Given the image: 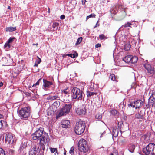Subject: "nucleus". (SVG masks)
<instances>
[{
	"label": "nucleus",
	"mask_w": 155,
	"mask_h": 155,
	"mask_svg": "<svg viewBox=\"0 0 155 155\" xmlns=\"http://www.w3.org/2000/svg\"><path fill=\"white\" fill-rule=\"evenodd\" d=\"M132 25V24L130 22H128L127 24L123 25L121 26L122 28H126L127 27H130V26Z\"/></svg>",
	"instance_id": "27"
},
{
	"label": "nucleus",
	"mask_w": 155,
	"mask_h": 155,
	"mask_svg": "<svg viewBox=\"0 0 155 155\" xmlns=\"http://www.w3.org/2000/svg\"><path fill=\"white\" fill-rule=\"evenodd\" d=\"M3 117V115L1 114H0V118H2Z\"/></svg>",
	"instance_id": "52"
},
{
	"label": "nucleus",
	"mask_w": 155,
	"mask_h": 155,
	"mask_svg": "<svg viewBox=\"0 0 155 155\" xmlns=\"http://www.w3.org/2000/svg\"><path fill=\"white\" fill-rule=\"evenodd\" d=\"M131 55L127 56L123 58V61L127 63H130L131 61Z\"/></svg>",
	"instance_id": "18"
},
{
	"label": "nucleus",
	"mask_w": 155,
	"mask_h": 155,
	"mask_svg": "<svg viewBox=\"0 0 155 155\" xmlns=\"http://www.w3.org/2000/svg\"><path fill=\"white\" fill-rule=\"evenodd\" d=\"M131 45L129 42L127 43L124 45V48L126 50L128 51L130 49Z\"/></svg>",
	"instance_id": "26"
},
{
	"label": "nucleus",
	"mask_w": 155,
	"mask_h": 155,
	"mask_svg": "<svg viewBox=\"0 0 155 155\" xmlns=\"http://www.w3.org/2000/svg\"><path fill=\"white\" fill-rule=\"evenodd\" d=\"M68 91H67V89H64L62 91V94H64L65 95H67L68 94Z\"/></svg>",
	"instance_id": "41"
},
{
	"label": "nucleus",
	"mask_w": 155,
	"mask_h": 155,
	"mask_svg": "<svg viewBox=\"0 0 155 155\" xmlns=\"http://www.w3.org/2000/svg\"><path fill=\"white\" fill-rule=\"evenodd\" d=\"M149 104L150 106H153L155 104V91L153 92L151 95L150 97Z\"/></svg>",
	"instance_id": "14"
},
{
	"label": "nucleus",
	"mask_w": 155,
	"mask_h": 155,
	"mask_svg": "<svg viewBox=\"0 0 155 155\" xmlns=\"http://www.w3.org/2000/svg\"><path fill=\"white\" fill-rule=\"evenodd\" d=\"M128 150L131 153H133L135 149V145L134 144L130 143L127 146Z\"/></svg>",
	"instance_id": "17"
},
{
	"label": "nucleus",
	"mask_w": 155,
	"mask_h": 155,
	"mask_svg": "<svg viewBox=\"0 0 155 155\" xmlns=\"http://www.w3.org/2000/svg\"><path fill=\"white\" fill-rule=\"evenodd\" d=\"M0 155H5L4 151L2 148H0Z\"/></svg>",
	"instance_id": "39"
},
{
	"label": "nucleus",
	"mask_w": 155,
	"mask_h": 155,
	"mask_svg": "<svg viewBox=\"0 0 155 155\" xmlns=\"http://www.w3.org/2000/svg\"><path fill=\"white\" fill-rule=\"evenodd\" d=\"M74 149L73 147H72L71 148L69 153L71 155H74Z\"/></svg>",
	"instance_id": "36"
},
{
	"label": "nucleus",
	"mask_w": 155,
	"mask_h": 155,
	"mask_svg": "<svg viewBox=\"0 0 155 155\" xmlns=\"http://www.w3.org/2000/svg\"><path fill=\"white\" fill-rule=\"evenodd\" d=\"M150 136H151V135L150 133H147L146 135L145 138L147 139V140H150Z\"/></svg>",
	"instance_id": "38"
},
{
	"label": "nucleus",
	"mask_w": 155,
	"mask_h": 155,
	"mask_svg": "<svg viewBox=\"0 0 155 155\" xmlns=\"http://www.w3.org/2000/svg\"><path fill=\"white\" fill-rule=\"evenodd\" d=\"M143 65L145 68L147 70L148 73L152 74L154 73V68L151 67L150 65L147 63L144 64Z\"/></svg>",
	"instance_id": "13"
},
{
	"label": "nucleus",
	"mask_w": 155,
	"mask_h": 155,
	"mask_svg": "<svg viewBox=\"0 0 155 155\" xmlns=\"http://www.w3.org/2000/svg\"><path fill=\"white\" fill-rule=\"evenodd\" d=\"M11 47L10 43H8L7 41L6 42L4 45V48L6 50H8Z\"/></svg>",
	"instance_id": "25"
},
{
	"label": "nucleus",
	"mask_w": 155,
	"mask_h": 155,
	"mask_svg": "<svg viewBox=\"0 0 155 155\" xmlns=\"http://www.w3.org/2000/svg\"><path fill=\"white\" fill-rule=\"evenodd\" d=\"M82 4L83 5H85V3L86 2V0H81Z\"/></svg>",
	"instance_id": "47"
},
{
	"label": "nucleus",
	"mask_w": 155,
	"mask_h": 155,
	"mask_svg": "<svg viewBox=\"0 0 155 155\" xmlns=\"http://www.w3.org/2000/svg\"><path fill=\"white\" fill-rule=\"evenodd\" d=\"M96 15L94 13H92L90 15L87 16L86 18V20H88L89 18H95V17Z\"/></svg>",
	"instance_id": "31"
},
{
	"label": "nucleus",
	"mask_w": 155,
	"mask_h": 155,
	"mask_svg": "<svg viewBox=\"0 0 155 155\" xmlns=\"http://www.w3.org/2000/svg\"><path fill=\"white\" fill-rule=\"evenodd\" d=\"M87 96H91L92 95L96 94V93L93 92H90L89 91H87Z\"/></svg>",
	"instance_id": "30"
},
{
	"label": "nucleus",
	"mask_w": 155,
	"mask_h": 155,
	"mask_svg": "<svg viewBox=\"0 0 155 155\" xmlns=\"http://www.w3.org/2000/svg\"><path fill=\"white\" fill-rule=\"evenodd\" d=\"M72 105L71 104H66L61 108L59 112L57 114L56 119H58L60 117L66 115L70 111L72 108Z\"/></svg>",
	"instance_id": "3"
},
{
	"label": "nucleus",
	"mask_w": 155,
	"mask_h": 155,
	"mask_svg": "<svg viewBox=\"0 0 155 155\" xmlns=\"http://www.w3.org/2000/svg\"><path fill=\"white\" fill-rule=\"evenodd\" d=\"M16 140L15 137L12 134L8 133L6 134L5 136V142L9 144H14L15 143Z\"/></svg>",
	"instance_id": "9"
},
{
	"label": "nucleus",
	"mask_w": 155,
	"mask_h": 155,
	"mask_svg": "<svg viewBox=\"0 0 155 155\" xmlns=\"http://www.w3.org/2000/svg\"><path fill=\"white\" fill-rule=\"evenodd\" d=\"M76 112L79 115H84L86 112V110L84 107H82L77 109Z\"/></svg>",
	"instance_id": "15"
},
{
	"label": "nucleus",
	"mask_w": 155,
	"mask_h": 155,
	"mask_svg": "<svg viewBox=\"0 0 155 155\" xmlns=\"http://www.w3.org/2000/svg\"><path fill=\"white\" fill-rule=\"evenodd\" d=\"M82 39V37H80L79 38L77 41L76 43L75 44V45H78L81 42Z\"/></svg>",
	"instance_id": "32"
},
{
	"label": "nucleus",
	"mask_w": 155,
	"mask_h": 155,
	"mask_svg": "<svg viewBox=\"0 0 155 155\" xmlns=\"http://www.w3.org/2000/svg\"><path fill=\"white\" fill-rule=\"evenodd\" d=\"M26 146V145L25 146V147H25Z\"/></svg>",
	"instance_id": "55"
},
{
	"label": "nucleus",
	"mask_w": 155,
	"mask_h": 155,
	"mask_svg": "<svg viewBox=\"0 0 155 155\" xmlns=\"http://www.w3.org/2000/svg\"><path fill=\"white\" fill-rule=\"evenodd\" d=\"M72 97L73 99L81 100L83 97V92L77 87H74L72 90Z\"/></svg>",
	"instance_id": "7"
},
{
	"label": "nucleus",
	"mask_w": 155,
	"mask_h": 155,
	"mask_svg": "<svg viewBox=\"0 0 155 155\" xmlns=\"http://www.w3.org/2000/svg\"><path fill=\"white\" fill-rule=\"evenodd\" d=\"M49 149L51 153H54L55 155H56V154L58 155L59 154V153L58 152L57 149V148L50 147Z\"/></svg>",
	"instance_id": "21"
},
{
	"label": "nucleus",
	"mask_w": 155,
	"mask_h": 155,
	"mask_svg": "<svg viewBox=\"0 0 155 155\" xmlns=\"http://www.w3.org/2000/svg\"><path fill=\"white\" fill-rule=\"evenodd\" d=\"M135 117L137 119H142L143 117V115L140 114L139 113L136 114L135 115Z\"/></svg>",
	"instance_id": "29"
},
{
	"label": "nucleus",
	"mask_w": 155,
	"mask_h": 155,
	"mask_svg": "<svg viewBox=\"0 0 155 155\" xmlns=\"http://www.w3.org/2000/svg\"><path fill=\"white\" fill-rule=\"evenodd\" d=\"M59 97L58 96V94L57 92L51 93L46 98L48 100L53 101L55 100H58Z\"/></svg>",
	"instance_id": "11"
},
{
	"label": "nucleus",
	"mask_w": 155,
	"mask_h": 155,
	"mask_svg": "<svg viewBox=\"0 0 155 155\" xmlns=\"http://www.w3.org/2000/svg\"><path fill=\"white\" fill-rule=\"evenodd\" d=\"M78 147L79 150L81 152L86 153L89 150L86 141L83 138L79 141Z\"/></svg>",
	"instance_id": "4"
},
{
	"label": "nucleus",
	"mask_w": 155,
	"mask_h": 155,
	"mask_svg": "<svg viewBox=\"0 0 155 155\" xmlns=\"http://www.w3.org/2000/svg\"><path fill=\"white\" fill-rule=\"evenodd\" d=\"M31 110L29 107H26L21 108L19 111L18 114L21 119L26 120L30 116Z\"/></svg>",
	"instance_id": "2"
},
{
	"label": "nucleus",
	"mask_w": 155,
	"mask_h": 155,
	"mask_svg": "<svg viewBox=\"0 0 155 155\" xmlns=\"http://www.w3.org/2000/svg\"><path fill=\"white\" fill-rule=\"evenodd\" d=\"M66 151H65V152L64 153V155H66Z\"/></svg>",
	"instance_id": "54"
},
{
	"label": "nucleus",
	"mask_w": 155,
	"mask_h": 155,
	"mask_svg": "<svg viewBox=\"0 0 155 155\" xmlns=\"http://www.w3.org/2000/svg\"><path fill=\"white\" fill-rule=\"evenodd\" d=\"M41 78L39 79L36 82V83H35V84H34L32 86V87H33L35 86L36 87H37V86H38L39 84V83H40V81H41Z\"/></svg>",
	"instance_id": "33"
},
{
	"label": "nucleus",
	"mask_w": 155,
	"mask_h": 155,
	"mask_svg": "<svg viewBox=\"0 0 155 155\" xmlns=\"http://www.w3.org/2000/svg\"><path fill=\"white\" fill-rule=\"evenodd\" d=\"M59 25V24L58 22H54L53 23L52 27L54 29H58V27Z\"/></svg>",
	"instance_id": "28"
},
{
	"label": "nucleus",
	"mask_w": 155,
	"mask_h": 155,
	"mask_svg": "<svg viewBox=\"0 0 155 155\" xmlns=\"http://www.w3.org/2000/svg\"><path fill=\"white\" fill-rule=\"evenodd\" d=\"M101 45L100 44L98 43L95 45V47L97 48L98 47H101Z\"/></svg>",
	"instance_id": "45"
},
{
	"label": "nucleus",
	"mask_w": 155,
	"mask_h": 155,
	"mask_svg": "<svg viewBox=\"0 0 155 155\" xmlns=\"http://www.w3.org/2000/svg\"><path fill=\"white\" fill-rule=\"evenodd\" d=\"M6 32H12L14 31H15L16 30V27H8L6 28Z\"/></svg>",
	"instance_id": "19"
},
{
	"label": "nucleus",
	"mask_w": 155,
	"mask_h": 155,
	"mask_svg": "<svg viewBox=\"0 0 155 155\" xmlns=\"http://www.w3.org/2000/svg\"><path fill=\"white\" fill-rule=\"evenodd\" d=\"M4 121L2 120H0V129L2 128V127L3 122Z\"/></svg>",
	"instance_id": "43"
},
{
	"label": "nucleus",
	"mask_w": 155,
	"mask_h": 155,
	"mask_svg": "<svg viewBox=\"0 0 155 155\" xmlns=\"http://www.w3.org/2000/svg\"><path fill=\"white\" fill-rule=\"evenodd\" d=\"M68 55L71 58H74L76 57H77L78 56V54H68Z\"/></svg>",
	"instance_id": "35"
},
{
	"label": "nucleus",
	"mask_w": 155,
	"mask_h": 155,
	"mask_svg": "<svg viewBox=\"0 0 155 155\" xmlns=\"http://www.w3.org/2000/svg\"><path fill=\"white\" fill-rule=\"evenodd\" d=\"M143 152L146 155H155V144L150 143L143 149Z\"/></svg>",
	"instance_id": "6"
},
{
	"label": "nucleus",
	"mask_w": 155,
	"mask_h": 155,
	"mask_svg": "<svg viewBox=\"0 0 155 155\" xmlns=\"http://www.w3.org/2000/svg\"><path fill=\"white\" fill-rule=\"evenodd\" d=\"M65 18V16L64 15H62L60 16V19H64Z\"/></svg>",
	"instance_id": "46"
},
{
	"label": "nucleus",
	"mask_w": 155,
	"mask_h": 155,
	"mask_svg": "<svg viewBox=\"0 0 155 155\" xmlns=\"http://www.w3.org/2000/svg\"><path fill=\"white\" fill-rule=\"evenodd\" d=\"M105 131H104L102 133V134H101V135L100 136V137H103V135L104 134H105Z\"/></svg>",
	"instance_id": "49"
},
{
	"label": "nucleus",
	"mask_w": 155,
	"mask_h": 155,
	"mask_svg": "<svg viewBox=\"0 0 155 155\" xmlns=\"http://www.w3.org/2000/svg\"><path fill=\"white\" fill-rule=\"evenodd\" d=\"M143 103L142 101L140 100H137L134 102L133 103H131L130 105L132 107H135L139 108L143 105Z\"/></svg>",
	"instance_id": "10"
},
{
	"label": "nucleus",
	"mask_w": 155,
	"mask_h": 155,
	"mask_svg": "<svg viewBox=\"0 0 155 155\" xmlns=\"http://www.w3.org/2000/svg\"><path fill=\"white\" fill-rule=\"evenodd\" d=\"M85 127V124L84 122L79 121L77 122L74 128V131L78 135H81L84 132Z\"/></svg>",
	"instance_id": "5"
},
{
	"label": "nucleus",
	"mask_w": 155,
	"mask_h": 155,
	"mask_svg": "<svg viewBox=\"0 0 155 155\" xmlns=\"http://www.w3.org/2000/svg\"><path fill=\"white\" fill-rule=\"evenodd\" d=\"M38 64H37V63H36L35 62V64L34 65V66H36V67H37L38 66Z\"/></svg>",
	"instance_id": "50"
},
{
	"label": "nucleus",
	"mask_w": 155,
	"mask_h": 155,
	"mask_svg": "<svg viewBox=\"0 0 155 155\" xmlns=\"http://www.w3.org/2000/svg\"><path fill=\"white\" fill-rule=\"evenodd\" d=\"M10 7L9 6H8V9H10Z\"/></svg>",
	"instance_id": "53"
},
{
	"label": "nucleus",
	"mask_w": 155,
	"mask_h": 155,
	"mask_svg": "<svg viewBox=\"0 0 155 155\" xmlns=\"http://www.w3.org/2000/svg\"><path fill=\"white\" fill-rule=\"evenodd\" d=\"M37 58H38V59L36 60L35 62L36 63H37V64H39L41 62V59L38 57V56H37Z\"/></svg>",
	"instance_id": "42"
},
{
	"label": "nucleus",
	"mask_w": 155,
	"mask_h": 155,
	"mask_svg": "<svg viewBox=\"0 0 155 155\" xmlns=\"http://www.w3.org/2000/svg\"><path fill=\"white\" fill-rule=\"evenodd\" d=\"M3 85V83L2 82L0 83V87Z\"/></svg>",
	"instance_id": "51"
},
{
	"label": "nucleus",
	"mask_w": 155,
	"mask_h": 155,
	"mask_svg": "<svg viewBox=\"0 0 155 155\" xmlns=\"http://www.w3.org/2000/svg\"><path fill=\"white\" fill-rule=\"evenodd\" d=\"M110 113L112 115L117 117H118L117 112L115 110L113 109L110 111Z\"/></svg>",
	"instance_id": "23"
},
{
	"label": "nucleus",
	"mask_w": 155,
	"mask_h": 155,
	"mask_svg": "<svg viewBox=\"0 0 155 155\" xmlns=\"http://www.w3.org/2000/svg\"><path fill=\"white\" fill-rule=\"evenodd\" d=\"M112 132L113 136L115 137H116L118 136V129H117L115 128H113V129Z\"/></svg>",
	"instance_id": "20"
},
{
	"label": "nucleus",
	"mask_w": 155,
	"mask_h": 155,
	"mask_svg": "<svg viewBox=\"0 0 155 155\" xmlns=\"http://www.w3.org/2000/svg\"><path fill=\"white\" fill-rule=\"evenodd\" d=\"M102 115L100 114H97L95 116V118L96 119L100 120L102 118Z\"/></svg>",
	"instance_id": "37"
},
{
	"label": "nucleus",
	"mask_w": 155,
	"mask_h": 155,
	"mask_svg": "<svg viewBox=\"0 0 155 155\" xmlns=\"http://www.w3.org/2000/svg\"><path fill=\"white\" fill-rule=\"evenodd\" d=\"M110 155H118V153L116 152H114L111 153Z\"/></svg>",
	"instance_id": "44"
},
{
	"label": "nucleus",
	"mask_w": 155,
	"mask_h": 155,
	"mask_svg": "<svg viewBox=\"0 0 155 155\" xmlns=\"http://www.w3.org/2000/svg\"><path fill=\"white\" fill-rule=\"evenodd\" d=\"M98 22H99V20H98L97 22V23L96 25L94 27V28H95L97 26H99L100 25L99 23H98Z\"/></svg>",
	"instance_id": "48"
},
{
	"label": "nucleus",
	"mask_w": 155,
	"mask_h": 155,
	"mask_svg": "<svg viewBox=\"0 0 155 155\" xmlns=\"http://www.w3.org/2000/svg\"><path fill=\"white\" fill-rule=\"evenodd\" d=\"M110 12H111V13H112V12L111 11H110Z\"/></svg>",
	"instance_id": "56"
},
{
	"label": "nucleus",
	"mask_w": 155,
	"mask_h": 155,
	"mask_svg": "<svg viewBox=\"0 0 155 155\" xmlns=\"http://www.w3.org/2000/svg\"><path fill=\"white\" fill-rule=\"evenodd\" d=\"M43 84L42 86L43 89L47 91L50 86L53 84L52 82L47 81L45 79H43Z\"/></svg>",
	"instance_id": "12"
},
{
	"label": "nucleus",
	"mask_w": 155,
	"mask_h": 155,
	"mask_svg": "<svg viewBox=\"0 0 155 155\" xmlns=\"http://www.w3.org/2000/svg\"><path fill=\"white\" fill-rule=\"evenodd\" d=\"M70 122L68 120H63L61 122V127L63 128H67L70 126Z\"/></svg>",
	"instance_id": "16"
},
{
	"label": "nucleus",
	"mask_w": 155,
	"mask_h": 155,
	"mask_svg": "<svg viewBox=\"0 0 155 155\" xmlns=\"http://www.w3.org/2000/svg\"><path fill=\"white\" fill-rule=\"evenodd\" d=\"M44 131L43 128H40L31 135L34 140L38 139L40 141L39 144L41 146H43L49 140L48 134L44 132Z\"/></svg>",
	"instance_id": "1"
},
{
	"label": "nucleus",
	"mask_w": 155,
	"mask_h": 155,
	"mask_svg": "<svg viewBox=\"0 0 155 155\" xmlns=\"http://www.w3.org/2000/svg\"><path fill=\"white\" fill-rule=\"evenodd\" d=\"M41 150V149L39 148V146L37 144L32 147L29 150L28 152V155H38Z\"/></svg>",
	"instance_id": "8"
},
{
	"label": "nucleus",
	"mask_w": 155,
	"mask_h": 155,
	"mask_svg": "<svg viewBox=\"0 0 155 155\" xmlns=\"http://www.w3.org/2000/svg\"><path fill=\"white\" fill-rule=\"evenodd\" d=\"M99 37L101 40H105L107 38L103 34L100 35Z\"/></svg>",
	"instance_id": "34"
},
{
	"label": "nucleus",
	"mask_w": 155,
	"mask_h": 155,
	"mask_svg": "<svg viewBox=\"0 0 155 155\" xmlns=\"http://www.w3.org/2000/svg\"><path fill=\"white\" fill-rule=\"evenodd\" d=\"M14 39V38H10L7 41L9 43H11L13 41V39Z\"/></svg>",
	"instance_id": "40"
},
{
	"label": "nucleus",
	"mask_w": 155,
	"mask_h": 155,
	"mask_svg": "<svg viewBox=\"0 0 155 155\" xmlns=\"http://www.w3.org/2000/svg\"><path fill=\"white\" fill-rule=\"evenodd\" d=\"M138 58L136 56H132L131 55V63H136L138 61Z\"/></svg>",
	"instance_id": "22"
},
{
	"label": "nucleus",
	"mask_w": 155,
	"mask_h": 155,
	"mask_svg": "<svg viewBox=\"0 0 155 155\" xmlns=\"http://www.w3.org/2000/svg\"><path fill=\"white\" fill-rule=\"evenodd\" d=\"M109 78L112 81H115L116 82H118V81L116 79V78L115 77V75L113 74H110L109 76Z\"/></svg>",
	"instance_id": "24"
}]
</instances>
